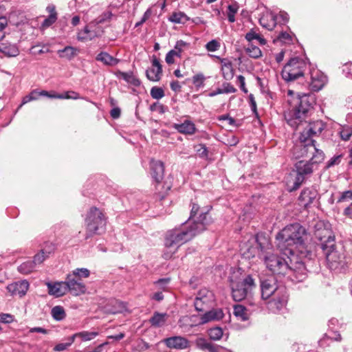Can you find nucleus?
Segmentation results:
<instances>
[{
  "label": "nucleus",
  "mask_w": 352,
  "mask_h": 352,
  "mask_svg": "<svg viewBox=\"0 0 352 352\" xmlns=\"http://www.w3.org/2000/svg\"><path fill=\"white\" fill-rule=\"evenodd\" d=\"M283 287L282 286H277L274 278H267L261 280V297L263 300L269 299L272 295L276 293L277 290Z\"/></svg>",
  "instance_id": "nucleus-15"
},
{
  "label": "nucleus",
  "mask_w": 352,
  "mask_h": 352,
  "mask_svg": "<svg viewBox=\"0 0 352 352\" xmlns=\"http://www.w3.org/2000/svg\"><path fill=\"white\" fill-rule=\"evenodd\" d=\"M98 61L102 62L104 65L108 66H114L119 63V60L113 57L107 52H100L96 58Z\"/></svg>",
  "instance_id": "nucleus-33"
},
{
  "label": "nucleus",
  "mask_w": 352,
  "mask_h": 352,
  "mask_svg": "<svg viewBox=\"0 0 352 352\" xmlns=\"http://www.w3.org/2000/svg\"><path fill=\"white\" fill-rule=\"evenodd\" d=\"M56 19L57 17L54 14H50L49 17L43 22V27H49L56 21Z\"/></svg>",
  "instance_id": "nucleus-59"
},
{
  "label": "nucleus",
  "mask_w": 352,
  "mask_h": 352,
  "mask_svg": "<svg viewBox=\"0 0 352 352\" xmlns=\"http://www.w3.org/2000/svg\"><path fill=\"white\" fill-rule=\"evenodd\" d=\"M36 267L32 261H28L21 264L18 267V270L22 274H28L33 272Z\"/></svg>",
  "instance_id": "nucleus-39"
},
{
  "label": "nucleus",
  "mask_w": 352,
  "mask_h": 352,
  "mask_svg": "<svg viewBox=\"0 0 352 352\" xmlns=\"http://www.w3.org/2000/svg\"><path fill=\"white\" fill-rule=\"evenodd\" d=\"M206 77L203 74H197L192 77V83L198 89L204 87Z\"/></svg>",
  "instance_id": "nucleus-46"
},
{
  "label": "nucleus",
  "mask_w": 352,
  "mask_h": 352,
  "mask_svg": "<svg viewBox=\"0 0 352 352\" xmlns=\"http://www.w3.org/2000/svg\"><path fill=\"white\" fill-rule=\"evenodd\" d=\"M239 6L236 2H234L228 6L227 16L230 23L235 21V14L239 10Z\"/></svg>",
  "instance_id": "nucleus-41"
},
{
  "label": "nucleus",
  "mask_w": 352,
  "mask_h": 352,
  "mask_svg": "<svg viewBox=\"0 0 352 352\" xmlns=\"http://www.w3.org/2000/svg\"><path fill=\"white\" fill-rule=\"evenodd\" d=\"M125 310L126 305L124 302L119 300H115L113 302V307L111 309L109 310V311L111 314H116L118 313H122Z\"/></svg>",
  "instance_id": "nucleus-47"
},
{
  "label": "nucleus",
  "mask_w": 352,
  "mask_h": 352,
  "mask_svg": "<svg viewBox=\"0 0 352 352\" xmlns=\"http://www.w3.org/2000/svg\"><path fill=\"white\" fill-rule=\"evenodd\" d=\"M316 164L313 163L311 159L309 161L300 160L296 164L297 175L293 186L289 187V191L296 190L300 187L305 180V177L312 173Z\"/></svg>",
  "instance_id": "nucleus-9"
},
{
  "label": "nucleus",
  "mask_w": 352,
  "mask_h": 352,
  "mask_svg": "<svg viewBox=\"0 0 352 352\" xmlns=\"http://www.w3.org/2000/svg\"><path fill=\"white\" fill-rule=\"evenodd\" d=\"M307 232L299 223L287 226L276 235L277 247L283 254L294 256L297 249L304 248Z\"/></svg>",
  "instance_id": "nucleus-3"
},
{
  "label": "nucleus",
  "mask_w": 352,
  "mask_h": 352,
  "mask_svg": "<svg viewBox=\"0 0 352 352\" xmlns=\"http://www.w3.org/2000/svg\"><path fill=\"white\" fill-rule=\"evenodd\" d=\"M247 54L254 58H258L262 56V52L260 48L257 46L254 45L252 43H250L245 48Z\"/></svg>",
  "instance_id": "nucleus-42"
},
{
  "label": "nucleus",
  "mask_w": 352,
  "mask_h": 352,
  "mask_svg": "<svg viewBox=\"0 0 352 352\" xmlns=\"http://www.w3.org/2000/svg\"><path fill=\"white\" fill-rule=\"evenodd\" d=\"M234 315L241 321H245L249 318L247 309L241 305L234 306Z\"/></svg>",
  "instance_id": "nucleus-37"
},
{
  "label": "nucleus",
  "mask_w": 352,
  "mask_h": 352,
  "mask_svg": "<svg viewBox=\"0 0 352 352\" xmlns=\"http://www.w3.org/2000/svg\"><path fill=\"white\" fill-rule=\"evenodd\" d=\"M208 334L210 340L217 341L222 338L223 331L221 327H215L208 329Z\"/></svg>",
  "instance_id": "nucleus-40"
},
{
  "label": "nucleus",
  "mask_w": 352,
  "mask_h": 352,
  "mask_svg": "<svg viewBox=\"0 0 352 352\" xmlns=\"http://www.w3.org/2000/svg\"><path fill=\"white\" fill-rule=\"evenodd\" d=\"M307 69L306 62L299 58H293L284 66L281 76L287 82L293 81L303 76Z\"/></svg>",
  "instance_id": "nucleus-8"
},
{
  "label": "nucleus",
  "mask_w": 352,
  "mask_h": 352,
  "mask_svg": "<svg viewBox=\"0 0 352 352\" xmlns=\"http://www.w3.org/2000/svg\"><path fill=\"white\" fill-rule=\"evenodd\" d=\"M179 51L177 50H172L166 56V62L168 64H173L175 62V57H180Z\"/></svg>",
  "instance_id": "nucleus-49"
},
{
  "label": "nucleus",
  "mask_w": 352,
  "mask_h": 352,
  "mask_svg": "<svg viewBox=\"0 0 352 352\" xmlns=\"http://www.w3.org/2000/svg\"><path fill=\"white\" fill-rule=\"evenodd\" d=\"M54 246L52 244H50L48 248H45L44 249H42L38 253H37L34 256V259L32 260L36 267L42 264L44 261L48 258L50 255L54 252Z\"/></svg>",
  "instance_id": "nucleus-29"
},
{
  "label": "nucleus",
  "mask_w": 352,
  "mask_h": 352,
  "mask_svg": "<svg viewBox=\"0 0 352 352\" xmlns=\"http://www.w3.org/2000/svg\"><path fill=\"white\" fill-rule=\"evenodd\" d=\"M80 50L77 47L66 46L63 49L58 50L57 54L60 58L71 60L78 54Z\"/></svg>",
  "instance_id": "nucleus-32"
},
{
  "label": "nucleus",
  "mask_w": 352,
  "mask_h": 352,
  "mask_svg": "<svg viewBox=\"0 0 352 352\" xmlns=\"http://www.w3.org/2000/svg\"><path fill=\"white\" fill-rule=\"evenodd\" d=\"M214 297L213 293L206 288L201 289L195 300V307L196 310L201 311L204 309V306L209 305L214 301Z\"/></svg>",
  "instance_id": "nucleus-14"
},
{
  "label": "nucleus",
  "mask_w": 352,
  "mask_h": 352,
  "mask_svg": "<svg viewBox=\"0 0 352 352\" xmlns=\"http://www.w3.org/2000/svg\"><path fill=\"white\" fill-rule=\"evenodd\" d=\"M38 96H47L50 98H58V99H63V94H51L47 91H38Z\"/></svg>",
  "instance_id": "nucleus-58"
},
{
  "label": "nucleus",
  "mask_w": 352,
  "mask_h": 352,
  "mask_svg": "<svg viewBox=\"0 0 352 352\" xmlns=\"http://www.w3.org/2000/svg\"><path fill=\"white\" fill-rule=\"evenodd\" d=\"M317 196L318 192L315 189L305 188L301 192L298 197L299 205L307 208L314 202Z\"/></svg>",
  "instance_id": "nucleus-19"
},
{
  "label": "nucleus",
  "mask_w": 352,
  "mask_h": 352,
  "mask_svg": "<svg viewBox=\"0 0 352 352\" xmlns=\"http://www.w3.org/2000/svg\"><path fill=\"white\" fill-rule=\"evenodd\" d=\"M210 209L211 206L201 208L199 205L192 204L190 215L185 226L182 229L170 230L166 234L165 246L170 250V254L164 253L166 258H170L179 247L206 229L212 222L209 215Z\"/></svg>",
  "instance_id": "nucleus-2"
},
{
  "label": "nucleus",
  "mask_w": 352,
  "mask_h": 352,
  "mask_svg": "<svg viewBox=\"0 0 352 352\" xmlns=\"http://www.w3.org/2000/svg\"><path fill=\"white\" fill-rule=\"evenodd\" d=\"M237 81L239 84V87H240L241 89L244 93H245V94L248 93V89L245 87V78L242 75H239L237 76Z\"/></svg>",
  "instance_id": "nucleus-62"
},
{
  "label": "nucleus",
  "mask_w": 352,
  "mask_h": 352,
  "mask_svg": "<svg viewBox=\"0 0 352 352\" xmlns=\"http://www.w3.org/2000/svg\"><path fill=\"white\" fill-rule=\"evenodd\" d=\"M29 288V283L24 280L10 284L7 286L8 291L12 295L24 296Z\"/></svg>",
  "instance_id": "nucleus-21"
},
{
  "label": "nucleus",
  "mask_w": 352,
  "mask_h": 352,
  "mask_svg": "<svg viewBox=\"0 0 352 352\" xmlns=\"http://www.w3.org/2000/svg\"><path fill=\"white\" fill-rule=\"evenodd\" d=\"M151 170L152 177L155 179L156 182H160L164 177V164L159 160H151Z\"/></svg>",
  "instance_id": "nucleus-22"
},
{
  "label": "nucleus",
  "mask_w": 352,
  "mask_h": 352,
  "mask_svg": "<svg viewBox=\"0 0 352 352\" xmlns=\"http://www.w3.org/2000/svg\"><path fill=\"white\" fill-rule=\"evenodd\" d=\"M86 222V238L94 234H100L105 230L106 219L104 214L97 208H91L87 213Z\"/></svg>",
  "instance_id": "nucleus-7"
},
{
  "label": "nucleus",
  "mask_w": 352,
  "mask_h": 352,
  "mask_svg": "<svg viewBox=\"0 0 352 352\" xmlns=\"http://www.w3.org/2000/svg\"><path fill=\"white\" fill-rule=\"evenodd\" d=\"M288 259L292 263L294 260V257L290 258L287 256ZM292 265H289V270L288 273L286 274L288 276L292 281L300 282L302 281L307 276V270L305 267V265L302 261H296L295 263H292Z\"/></svg>",
  "instance_id": "nucleus-12"
},
{
  "label": "nucleus",
  "mask_w": 352,
  "mask_h": 352,
  "mask_svg": "<svg viewBox=\"0 0 352 352\" xmlns=\"http://www.w3.org/2000/svg\"><path fill=\"white\" fill-rule=\"evenodd\" d=\"M287 94L291 98L287 100L288 107L284 113L285 119L294 129H303L299 137L300 142L293 148V155L296 158L310 157L313 163H320L324 160V153L316 147L315 141L311 138L321 133L324 124L321 120L312 122L307 121L312 110L309 95L302 94L293 97L294 91L292 90H289Z\"/></svg>",
  "instance_id": "nucleus-1"
},
{
  "label": "nucleus",
  "mask_w": 352,
  "mask_h": 352,
  "mask_svg": "<svg viewBox=\"0 0 352 352\" xmlns=\"http://www.w3.org/2000/svg\"><path fill=\"white\" fill-rule=\"evenodd\" d=\"M151 96L153 98L159 100L164 96V92L161 87H154L151 89Z\"/></svg>",
  "instance_id": "nucleus-50"
},
{
  "label": "nucleus",
  "mask_w": 352,
  "mask_h": 352,
  "mask_svg": "<svg viewBox=\"0 0 352 352\" xmlns=\"http://www.w3.org/2000/svg\"><path fill=\"white\" fill-rule=\"evenodd\" d=\"M278 40L285 43H289L292 41V35L286 32H282L278 36Z\"/></svg>",
  "instance_id": "nucleus-56"
},
{
  "label": "nucleus",
  "mask_w": 352,
  "mask_h": 352,
  "mask_svg": "<svg viewBox=\"0 0 352 352\" xmlns=\"http://www.w3.org/2000/svg\"><path fill=\"white\" fill-rule=\"evenodd\" d=\"M98 335L97 331H81L78 333L79 338L82 341H89L94 339Z\"/></svg>",
  "instance_id": "nucleus-48"
},
{
  "label": "nucleus",
  "mask_w": 352,
  "mask_h": 352,
  "mask_svg": "<svg viewBox=\"0 0 352 352\" xmlns=\"http://www.w3.org/2000/svg\"><path fill=\"white\" fill-rule=\"evenodd\" d=\"M341 339L340 334L337 332H330L328 334H325L319 340V344L322 347H325L330 344L329 341H340Z\"/></svg>",
  "instance_id": "nucleus-34"
},
{
  "label": "nucleus",
  "mask_w": 352,
  "mask_h": 352,
  "mask_svg": "<svg viewBox=\"0 0 352 352\" xmlns=\"http://www.w3.org/2000/svg\"><path fill=\"white\" fill-rule=\"evenodd\" d=\"M264 240L266 242V246L264 245V243L259 242L258 239H256L261 250L264 254L263 259L266 267L274 274L286 275L289 270V265L287 261L285 258L279 256L277 253H272L270 244H269L267 239H264Z\"/></svg>",
  "instance_id": "nucleus-4"
},
{
  "label": "nucleus",
  "mask_w": 352,
  "mask_h": 352,
  "mask_svg": "<svg viewBox=\"0 0 352 352\" xmlns=\"http://www.w3.org/2000/svg\"><path fill=\"white\" fill-rule=\"evenodd\" d=\"M245 38L250 43L254 40L257 41L261 45H265L267 43L266 40L257 33L254 29H251L245 34Z\"/></svg>",
  "instance_id": "nucleus-35"
},
{
  "label": "nucleus",
  "mask_w": 352,
  "mask_h": 352,
  "mask_svg": "<svg viewBox=\"0 0 352 352\" xmlns=\"http://www.w3.org/2000/svg\"><path fill=\"white\" fill-rule=\"evenodd\" d=\"M14 321V316L10 314H0V322L9 324Z\"/></svg>",
  "instance_id": "nucleus-55"
},
{
  "label": "nucleus",
  "mask_w": 352,
  "mask_h": 352,
  "mask_svg": "<svg viewBox=\"0 0 352 352\" xmlns=\"http://www.w3.org/2000/svg\"><path fill=\"white\" fill-rule=\"evenodd\" d=\"M52 316L56 320H62L65 316V312L64 309L60 306H55L52 309Z\"/></svg>",
  "instance_id": "nucleus-43"
},
{
  "label": "nucleus",
  "mask_w": 352,
  "mask_h": 352,
  "mask_svg": "<svg viewBox=\"0 0 352 352\" xmlns=\"http://www.w3.org/2000/svg\"><path fill=\"white\" fill-rule=\"evenodd\" d=\"M147 78L153 82L159 81L162 75V65L155 56L152 57V65L146 71Z\"/></svg>",
  "instance_id": "nucleus-17"
},
{
  "label": "nucleus",
  "mask_w": 352,
  "mask_h": 352,
  "mask_svg": "<svg viewBox=\"0 0 352 352\" xmlns=\"http://www.w3.org/2000/svg\"><path fill=\"white\" fill-rule=\"evenodd\" d=\"M75 274H69L65 280L67 292H69L72 295L77 296L84 294L87 288L82 280H79L74 276Z\"/></svg>",
  "instance_id": "nucleus-13"
},
{
  "label": "nucleus",
  "mask_w": 352,
  "mask_h": 352,
  "mask_svg": "<svg viewBox=\"0 0 352 352\" xmlns=\"http://www.w3.org/2000/svg\"><path fill=\"white\" fill-rule=\"evenodd\" d=\"M0 52L10 57H15L19 54V48L16 44L11 43L8 41L0 42Z\"/></svg>",
  "instance_id": "nucleus-27"
},
{
  "label": "nucleus",
  "mask_w": 352,
  "mask_h": 352,
  "mask_svg": "<svg viewBox=\"0 0 352 352\" xmlns=\"http://www.w3.org/2000/svg\"><path fill=\"white\" fill-rule=\"evenodd\" d=\"M47 286L49 294L55 297L62 296L67 293L65 281L54 283H47Z\"/></svg>",
  "instance_id": "nucleus-23"
},
{
  "label": "nucleus",
  "mask_w": 352,
  "mask_h": 352,
  "mask_svg": "<svg viewBox=\"0 0 352 352\" xmlns=\"http://www.w3.org/2000/svg\"><path fill=\"white\" fill-rule=\"evenodd\" d=\"M70 274H75L74 276L79 280H82V278H87L89 276L90 272L87 268H76L73 270Z\"/></svg>",
  "instance_id": "nucleus-45"
},
{
  "label": "nucleus",
  "mask_w": 352,
  "mask_h": 352,
  "mask_svg": "<svg viewBox=\"0 0 352 352\" xmlns=\"http://www.w3.org/2000/svg\"><path fill=\"white\" fill-rule=\"evenodd\" d=\"M70 346V343H59L55 346L54 350L55 351H63L66 350Z\"/></svg>",
  "instance_id": "nucleus-64"
},
{
  "label": "nucleus",
  "mask_w": 352,
  "mask_h": 352,
  "mask_svg": "<svg viewBox=\"0 0 352 352\" xmlns=\"http://www.w3.org/2000/svg\"><path fill=\"white\" fill-rule=\"evenodd\" d=\"M168 348L175 349H186L190 346L189 341L182 336H172L162 341Z\"/></svg>",
  "instance_id": "nucleus-18"
},
{
  "label": "nucleus",
  "mask_w": 352,
  "mask_h": 352,
  "mask_svg": "<svg viewBox=\"0 0 352 352\" xmlns=\"http://www.w3.org/2000/svg\"><path fill=\"white\" fill-rule=\"evenodd\" d=\"M190 20V18L182 12H173L169 17V21L179 24H184Z\"/></svg>",
  "instance_id": "nucleus-38"
},
{
  "label": "nucleus",
  "mask_w": 352,
  "mask_h": 352,
  "mask_svg": "<svg viewBox=\"0 0 352 352\" xmlns=\"http://www.w3.org/2000/svg\"><path fill=\"white\" fill-rule=\"evenodd\" d=\"M38 91L34 90L32 91L29 95L25 96L23 98V101L21 104L20 105L19 108L21 107L23 104L38 99Z\"/></svg>",
  "instance_id": "nucleus-51"
},
{
  "label": "nucleus",
  "mask_w": 352,
  "mask_h": 352,
  "mask_svg": "<svg viewBox=\"0 0 352 352\" xmlns=\"http://www.w3.org/2000/svg\"><path fill=\"white\" fill-rule=\"evenodd\" d=\"M287 293L285 287H280L274 295L268 300L267 307L270 310L276 312L284 308L287 302Z\"/></svg>",
  "instance_id": "nucleus-11"
},
{
  "label": "nucleus",
  "mask_w": 352,
  "mask_h": 352,
  "mask_svg": "<svg viewBox=\"0 0 352 352\" xmlns=\"http://www.w3.org/2000/svg\"><path fill=\"white\" fill-rule=\"evenodd\" d=\"M311 81L309 82L310 89L314 91L320 90L327 82V78L320 70L313 69L310 72Z\"/></svg>",
  "instance_id": "nucleus-16"
},
{
  "label": "nucleus",
  "mask_w": 352,
  "mask_h": 352,
  "mask_svg": "<svg viewBox=\"0 0 352 352\" xmlns=\"http://www.w3.org/2000/svg\"><path fill=\"white\" fill-rule=\"evenodd\" d=\"M173 127L176 129L179 133L185 135H193L196 132V127L195 124L190 120H186L182 123H175Z\"/></svg>",
  "instance_id": "nucleus-24"
},
{
  "label": "nucleus",
  "mask_w": 352,
  "mask_h": 352,
  "mask_svg": "<svg viewBox=\"0 0 352 352\" xmlns=\"http://www.w3.org/2000/svg\"><path fill=\"white\" fill-rule=\"evenodd\" d=\"M218 59L220 60L221 63V72L223 77L226 80H230L233 78L234 76V70L232 67V64L230 60L226 58H221L219 56H216Z\"/></svg>",
  "instance_id": "nucleus-30"
},
{
  "label": "nucleus",
  "mask_w": 352,
  "mask_h": 352,
  "mask_svg": "<svg viewBox=\"0 0 352 352\" xmlns=\"http://www.w3.org/2000/svg\"><path fill=\"white\" fill-rule=\"evenodd\" d=\"M220 47V43L217 40H212L206 45V48L208 52H215Z\"/></svg>",
  "instance_id": "nucleus-52"
},
{
  "label": "nucleus",
  "mask_w": 352,
  "mask_h": 352,
  "mask_svg": "<svg viewBox=\"0 0 352 352\" xmlns=\"http://www.w3.org/2000/svg\"><path fill=\"white\" fill-rule=\"evenodd\" d=\"M100 34L98 30H91L89 25H87L83 30L78 31L77 39L81 42L91 41L96 37L100 36Z\"/></svg>",
  "instance_id": "nucleus-25"
},
{
  "label": "nucleus",
  "mask_w": 352,
  "mask_h": 352,
  "mask_svg": "<svg viewBox=\"0 0 352 352\" xmlns=\"http://www.w3.org/2000/svg\"><path fill=\"white\" fill-rule=\"evenodd\" d=\"M197 153L201 157H206L208 156V149L204 144L199 145V148L197 149Z\"/></svg>",
  "instance_id": "nucleus-60"
},
{
  "label": "nucleus",
  "mask_w": 352,
  "mask_h": 352,
  "mask_svg": "<svg viewBox=\"0 0 352 352\" xmlns=\"http://www.w3.org/2000/svg\"><path fill=\"white\" fill-rule=\"evenodd\" d=\"M230 285L232 294L235 301L243 300L248 294L255 287L254 280L250 275L244 278H237V275L234 273L230 277Z\"/></svg>",
  "instance_id": "nucleus-6"
},
{
  "label": "nucleus",
  "mask_w": 352,
  "mask_h": 352,
  "mask_svg": "<svg viewBox=\"0 0 352 352\" xmlns=\"http://www.w3.org/2000/svg\"><path fill=\"white\" fill-rule=\"evenodd\" d=\"M224 314L221 309H214L206 314L201 318V324H205L211 321H217L223 318Z\"/></svg>",
  "instance_id": "nucleus-26"
},
{
  "label": "nucleus",
  "mask_w": 352,
  "mask_h": 352,
  "mask_svg": "<svg viewBox=\"0 0 352 352\" xmlns=\"http://www.w3.org/2000/svg\"><path fill=\"white\" fill-rule=\"evenodd\" d=\"M329 223L324 221H318L314 226V235L321 241V247L323 244H333L334 236L329 228Z\"/></svg>",
  "instance_id": "nucleus-10"
},
{
  "label": "nucleus",
  "mask_w": 352,
  "mask_h": 352,
  "mask_svg": "<svg viewBox=\"0 0 352 352\" xmlns=\"http://www.w3.org/2000/svg\"><path fill=\"white\" fill-rule=\"evenodd\" d=\"M168 318V315L167 314L155 311L149 319V322L152 327L159 328L166 324Z\"/></svg>",
  "instance_id": "nucleus-31"
},
{
  "label": "nucleus",
  "mask_w": 352,
  "mask_h": 352,
  "mask_svg": "<svg viewBox=\"0 0 352 352\" xmlns=\"http://www.w3.org/2000/svg\"><path fill=\"white\" fill-rule=\"evenodd\" d=\"M113 14L111 12H106L101 14L98 19H96V24L103 23L109 21Z\"/></svg>",
  "instance_id": "nucleus-53"
},
{
  "label": "nucleus",
  "mask_w": 352,
  "mask_h": 352,
  "mask_svg": "<svg viewBox=\"0 0 352 352\" xmlns=\"http://www.w3.org/2000/svg\"><path fill=\"white\" fill-rule=\"evenodd\" d=\"M322 249L325 254L327 265L331 270L341 272L348 265L347 258L342 248L338 249L333 244H323Z\"/></svg>",
  "instance_id": "nucleus-5"
},
{
  "label": "nucleus",
  "mask_w": 352,
  "mask_h": 352,
  "mask_svg": "<svg viewBox=\"0 0 352 352\" xmlns=\"http://www.w3.org/2000/svg\"><path fill=\"white\" fill-rule=\"evenodd\" d=\"M241 254H243V256L244 257H245L246 258H253L255 256V254H256V249L254 248H247V250H243V248H242L241 249Z\"/></svg>",
  "instance_id": "nucleus-54"
},
{
  "label": "nucleus",
  "mask_w": 352,
  "mask_h": 352,
  "mask_svg": "<svg viewBox=\"0 0 352 352\" xmlns=\"http://www.w3.org/2000/svg\"><path fill=\"white\" fill-rule=\"evenodd\" d=\"M277 17L272 12H266L260 18L259 22L262 27L272 30L276 25Z\"/></svg>",
  "instance_id": "nucleus-28"
},
{
  "label": "nucleus",
  "mask_w": 352,
  "mask_h": 352,
  "mask_svg": "<svg viewBox=\"0 0 352 352\" xmlns=\"http://www.w3.org/2000/svg\"><path fill=\"white\" fill-rule=\"evenodd\" d=\"M63 99H78L79 94L75 91H68L65 95H63Z\"/></svg>",
  "instance_id": "nucleus-63"
},
{
  "label": "nucleus",
  "mask_w": 352,
  "mask_h": 352,
  "mask_svg": "<svg viewBox=\"0 0 352 352\" xmlns=\"http://www.w3.org/2000/svg\"><path fill=\"white\" fill-rule=\"evenodd\" d=\"M223 88H221L223 94H230V93H235L236 91V89L230 84L228 82H224L222 85Z\"/></svg>",
  "instance_id": "nucleus-57"
},
{
  "label": "nucleus",
  "mask_w": 352,
  "mask_h": 352,
  "mask_svg": "<svg viewBox=\"0 0 352 352\" xmlns=\"http://www.w3.org/2000/svg\"><path fill=\"white\" fill-rule=\"evenodd\" d=\"M198 349L207 352H221L224 348L221 346L212 344L204 338H199L195 341Z\"/></svg>",
  "instance_id": "nucleus-20"
},
{
  "label": "nucleus",
  "mask_w": 352,
  "mask_h": 352,
  "mask_svg": "<svg viewBox=\"0 0 352 352\" xmlns=\"http://www.w3.org/2000/svg\"><path fill=\"white\" fill-rule=\"evenodd\" d=\"M116 76L118 78H122L128 83H130L135 86H138L140 83L139 80L133 75L132 72H123L121 71H118L116 73Z\"/></svg>",
  "instance_id": "nucleus-36"
},
{
  "label": "nucleus",
  "mask_w": 352,
  "mask_h": 352,
  "mask_svg": "<svg viewBox=\"0 0 352 352\" xmlns=\"http://www.w3.org/2000/svg\"><path fill=\"white\" fill-rule=\"evenodd\" d=\"M340 138L344 141H347L352 135V126H342L339 131Z\"/></svg>",
  "instance_id": "nucleus-44"
},
{
  "label": "nucleus",
  "mask_w": 352,
  "mask_h": 352,
  "mask_svg": "<svg viewBox=\"0 0 352 352\" xmlns=\"http://www.w3.org/2000/svg\"><path fill=\"white\" fill-rule=\"evenodd\" d=\"M352 199V191L346 190L342 193L340 197L338 199V202L349 201Z\"/></svg>",
  "instance_id": "nucleus-61"
}]
</instances>
